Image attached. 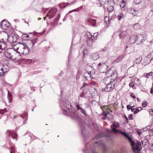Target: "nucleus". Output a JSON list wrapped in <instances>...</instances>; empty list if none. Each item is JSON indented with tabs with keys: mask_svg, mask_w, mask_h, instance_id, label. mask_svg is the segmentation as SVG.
<instances>
[{
	"mask_svg": "<svg viewBox=\"0 0 153 153\" xmlns=\"http://www.w3.org/2000/svg\"><path fill=\"white\" fill-rule=\"evenodd\" d=\"M80 97H85V94L83 92H82V93L80 94Z\"/></svg>",
	"mask_w": 153,
	"mask_h": 153,
	"instance_id": "obj_49",
	"label": "nucleus"
},
{
	"mask_svg": "<svg viewBox=\"0 0 153 153\" xmlns=\"http://www.w3.org/2000/svg\"><path fill=\"white\" fill-rule=\"evenodd\" d=\"M126 34V32L125 31L122 32L119 35V37L120 38H121L122 37H124Z\"/></svg>",
	"mask_w": 153,
	"mask_h": 153,
	"instance_id": "obj_30",
	"label": "nucleus"
},
{
	"mask_svg": "<svg viewBox=\"0 0 153 153\" xmlns=\"http://www.w3.org/2000/svg\"><path fill=\"white\" fill-rule=\"evenodd\" d=\"M130 96L131 97H132L134 99H135L136 98V97H135V95L133 93H131V94Z\"/></svg>",
	"mask_w": 153,
	"mask_h": 153,
	"instance_id": "obj_54",
	"label": "nucleus"
},
{
	"mask_svg": "<svg viewBox=\"0 0 153 153\" xmlns=\"http://www.w3.org/2000/svg\"><path fill=\"white\" fill-rule=\"evenodd\" d=\"M142 145L145 149H149V146L150 145L149 142L147 139L146 138L144 139L141 141Z\"/></svg>",
	"mask_w": 153,
	"mask_h": 153,
	"instance_id": "obj_14",
	"label": "nucleus"
},
{
	"mask_svg": "<svg viewBox=\"0 0 153 153\" xmlns=\"http://www.w3.org/2000/svg\"><path fill=\"white\" fill-rule=\"evenodd\" d=\"M31 139H33V140L36 138L33 135H30Z\"/></svg>",
	"mask_w": 153,
	"mask_h": 153,
	"instance_id": "obj_51",
	"label": "nucleus"
},
{
	"mask_svg": "<svg viewBox=\"0 0 153 153\" xmlns=\"http://www.w3.org/2000/svg\"><path fill=\"white\" fill-rule=\"evenodd\" d=\"M67 18V17L66 16H65L64 18V19H63V21H65V20H66Z\"/></svg>",
	"mask_w": 153,
	"mask_h": 153,
	"instance_id": "obj_60",
	"label": "nucleus"
},
{
	"mask_svg": "<svg viewBox=\"0 0 153 153\" xmlns=\"http://www.w3.org/2000/svg\"><path fill=\"white\" fill-rule=\"evenodd\" d=\"M148 103L146 102H144L142 104V105L143 107H146L147 106Z\"/></svg>",
	"mask_w": 153,
	"mask_h": 153,
	"instance_id": "obj_37",
	"label": "nucleus"
},
{
	"mask_svg": "<svg viewBox=\"0 0 153 153\" xmlns=\"http://www.w3.org/2000/svg\"><path fill=\"white\" fill-rule=\"evenodd\" d=\"M114 81V80H111L110 82V83H107L106 84V86L104 88H102V91H105L106 92H111L115 88V85L113 82Z\"/></svg>",
	"mask_w": 153,
	"mask_h": 153,
	"instance_id": "obj_6",
	"label": "nucleus"
},
{
	"mask_svg": "<svg viewBox=\"0 0 153 153\" xmlns=\"http://www.w3.org/2000/svg\"><path fill=\"white\" fill-rule=\"evenodd\" d=\"M94 143L100 147H101L104 149L105 148V145L101 141H98L97 142H95Z\"/></svg>",
	"mask_w": 153,
	"mask_h": 153,
	"instance_id": "obj_21",
	"label": "nucleus"
},
{
	"mask_svg": "<svg viewBox=\"0 0 153 153\" xmlns=\"http://www.w3.org/2000/svg\"><path fill=\"white\" fill-rule=\"evenodd\" d=\"M57 11V10L56 8H54L51 10L47 13V17L49 19H51L53 18L55 15Z\"/></svg>",
	"mask_w": 153,
	"mask_h": 153,
	"instance_id": "obj_9",
	"label": "nucleus"
},
{
	"mask_svg": "<svg viewBox=\"0 0 153 153\" xmlns=\"http://www.w3.org/2000/svg\"><path fill=\"white\" fill-rule=\"evenodd\" d=\"M125 56L123 54H121L114 61L115 63H117L120 61Z\"/></svg>",
	"mask_w": 153,
	"mask_h": 153,
	"instance_id": "obj_26",
	"label": "nucleus"
},
{
	"mask_svg": "<svg viewBox=\"0 0 153 153\" xmlns=\"http://www.w3.org/2000/svg\"><path fill=\"white\" fill-rule=\"evenodd\" d=\"M87 50L86 49H85L83 51V55H84L85 54V53L87 52Z\"/></svg>",
	"mask_w": 153,
	"mask_h": 153,
	"instance_id": "obj_57",
	"label": "nucleus"
},
{
	"mask_svg": "<svg viewBox=\"0 0 153 153\" xmlns=\"http://www.w3.org/2000/svg\"><path fill=\"white\" fill-rule=\"evenodd\" d=\"M97 68H99L100 70L103 68L106 69V68H108V66L105 63H102L101 64L100 63L98 64Z\"/></svg>",
	"mask_w": 153,
	"mask_h": 153,
	"instance_id": "obj_20",
	"label": "nucleus"
},
{
	"mask_svg": "<svg viewBox=\"0 0 153 153\" xmlns=\"http://www.w3.org/2000/svg\"><path fill=\"white\" fill-rule=\"evenodd\" d=\"M149 132L150 134H151L152 135H153V128L152 129H150L149 130Z\"/></svg>",
	"mask_w": 153,
	"mask_h": 153,
	"instance_id": "obj_48",
	"label": "nucleus"
},
{
	"mask_svg": "<svg viewBox=\"0 0 153 153\" xmlns=\"http://www.w3.org/2000/svg\"><path fill=\"white\" fill-rule=\"evenodd\" d=\"M149 1L150 3L153 4V0H150Z\"/></svg>",
	"mask_w": 153,
	"mask_h": 153,
	"instance_id": "obj_62",
	"label": "nucleus"
},
{
	"mask_svg": "<svg viewBox=\"0 0 153 153\" xmlns=\"http://www.w3.org/2000/svg\"><path fill=\"white\" fill-rule=\"evenodd\" d=\"M88 144H89V143L86 144L85 147H86V149H84L83 150V153H86V152H87V151H88V148H87V146L88 145Z\"/></svg>",
	"mask_w": 153,
	"mask_h": 153,
	"instance_id": "obj_35",
	"label": "nucleus"
},
{
	"mask_svg": "<svg viewBox=\"0 0 153 153\" xmlns=\"http://www.w3.org/2000/svg\"><path fill=\"white\" fill-rule=\"evenodd\" d=\"M142 59V57L141 56H139L138 58L135 59L133 61L134 64L132 66L134 67V64L135 63L138 64V63H140V62H141V61Z\"/></svg>",
	"mask_w": 153,
	"mask_h": 153,
	"instance_id": "obj_24",
	"label": "nucleus"
},
{
	"mask_svg": "<svg viewBox=\"0 0 153 153\" xmlns=\"http://www.w3.org/2000/svg\"><path fill=\"white\" fill-rule=\"evenodd\" d=\"M152 72H150L148 73H146V74H144V76L145 77L148 78L149 76H152Z\"/></svg>",
	"mask_w": 153,
	"mask_h": 153,
	"instance_id": "obj_34",
	"label": "nucleus"
},
{
	"mask_svg": "<svg viewBox=\"0 0 153 153\" xmlns=\"http://www.w3.org/2000/svg\"><path fill=\"white\" fill-rule=\"evenodd\" d=\"M0 49L4 50L6 48V45L2 39V41L0 40Z\"/></svg>",
	"mask_w": 153,
	"mask_h": 153,
	"instance_id": "obj_19",
	"label": "nucleus"
},
{
	"mask_svg": "<svg viewBox=\"0 0 153 153\" xmlns=\"http://www.w3.org/2000/svg\"><path fill=\"white\" fill-rule=\"evenodd\" d=\"M142 109V108L141 107H139L136 108H133L131 109V111L133 112L134 114H136L138 113Z\"/></svg>",
	"mask_w": 153,
	"mask_h": 153,
	"instance_id": "obj_25",
	"label": "nucleus"
},
{
	"mask_svg": "<svg viewBox=\"0 0 153 153\" xmlns=\"http://www.w3.org/2000/svg\"><path fill=\"white\" fill-rule=\"evenodd\" d=\"M7 134H8V136H10V135L13 139H16L17 137V135L15 133V131H7Z\"/></svg>",
	"mask_w": 153,
	"mask_h": 153,
	"instance_id": "obj_17",
	"label": "nucleus"
},
{
	"mask_svg": "<svg viewBox=\"0 0 153 153\" xmlns=\"http://www.w3.org/2000/svg\"><path fill=\"white\" fill-rule=\"evenodd\" d=\"M125 4L124 1H123L120 4V7L122 8H123L125 7Z\"/></svg>",
	"mask_w": 153,
	"mask_h": 153,
	"instance_id": "obj_40",
	"label": "nucleus"
},
{
	"mask_svg": "<svg viewBox=\"0 0 153 153\" xmlns=\"http://www.w3.org/2000/svg\"><path fill=\"white\" fill-rule=\"evenodd\" d=\"M88 85V84L87 83L84 82L83 83V86L81 87L80 89L81 90H83L82 88L84 87H85L86 86H87Z\"/></svg>",
	"mask_w": 153,
	"mask_h": 153,
	"instance_id": "obj_45",
	"label": "nucleus"
},
{
	"mask_svg": "<svg viewBox=\"0 0 153 153\" xmlns=\"http://www.w3.org/2000/svg\"><path fill=\"white\" fill-rule=\"evenodd\" d=\"M133 114H129V115L128 116V119L129 120H132L133 119Z\"/></svg>",
	"mask_w": 153,
	"mask_h": 153,
	"instance_id": "obj_39",
	"label": "nucleus"
},
{
	"mask_svg": "<svg viewBox=\"0 0 153 153\" xmlns=\"http://www.w3.org/2000/svg\"><path fill=\"white\" fill-rule=\"evenodd\" d=\"M83 5H82L80 7H79V9L80 10H81V9H82L83 8Z\"/></svg>",
	"mask_w": 153,
	"mask_h": 153,
	"instance_id": "obj_63",
	"label": "nucleus"
},
{
	"mask_svg": "<svg viewBox=\"0 0 153 153\" xmlns=\"http://www.w3.org/2000/svg\"><path fill=\"white\" fill-rule=\"evenodd\" d=\"M8 100L9 102L10 103V102H11L12 100V96H8Z\"/></svg>",
	"mask_w": 153,
	"mask_h": 153,
	"instance_id": "obj_44",
	"label": "nucleus"
},
{
	"mask_svg": "<svg viewBox=\"0 0 153 153\" xmlns=\"http://www.w3.org/2000/svg\"><path fill=\"white\" fill-rule=\"evenodd\" d=\"M132 146V149L134 152L135 153L137 151L139 152V151L141 149V144L140 142L137 141V143L134 145L131 146Z\"/></svg>",
	"mask_w": 153,
	"mask_h": 153,
	"instance_id": "obj_7",
	"label": "nucleus"
},
{
	"mask_svg": "<svg viewBox=\"0 0 153 153\" xmlns=\"http://www.w3.org/2000/svg\"><path fill=\"white\" fill-rule=\"evenodd\" d=\"M151 61V59H149L148 57H146L143 59L142 64L144 65H146L149 63Z\"/></svg>",
	"mask_w": 153,
	"mask_h": 153,
	"instance_id": "obj_22",
	"label": "nucleus"
},
{
	"mask_svg": "<svg viewBox=\"0 0 153 153\" xmlns=\"http://www.w3.org/2000/svg\"><path fill=\"white\" fill-rule=\"evenodd\" d=\"M23 35V37H25L27 38L29 37V35L27 34H24Z\"/></svg>",
	"mask_w": 153,
	"mask_h": 153,
	"instance_id": "obj_55",
	"label": "nucleus"
},
{
	"mask_svg": "<svg viewBox=\"0 0 153 153\" xmlns=\"http://www.w3.org/2000/svg\"><path fill=\"white\" fill-rule=\"evenodd\" d=\"M91 58L94 60H96L98 59L99 57V55L98 53H93L91 54Z\"/></svg>",
	"mask_w": 153,
	"mask_h": 153,
	"instance_id": "obj_23",
	"label": "nucleus"
},
{
	"mask_svg": "<svg viewBox=\"0 0 153 153\" xmlns=\"http://www.w3.org/2000/svg\"><path fill=\"white\" fill-rule=\"evenodd\" d=\"M63 105L64 107L66 108L71 112V116L72 118L76 119L78 116L76 114V110L75 108L72 106L70 102L66 100L63 102Z\"/></svg>",
	"mask_w": 153,
	"mask_h": 153,
	"instance_id": "obj_1",
	"label": "nucleus"
},
{
	"mask_svg": "<svg viewBox=\"0 0 153 153\" xmlns=\"http://www.w3.org/2000/svg\"><path fill=\"white\" fill-rule=\"evenodd\" d=\"M150 92L151 94L153 93V87H152L150 90Z\"/></svg>",
	"mask_w": 153,
	"mask_h": 153,
	"instance_id": "obj_58",
	"label": "nucleus"
},
{
	"mask_svg": "<svg viewBox=\"0 0 153 153\" xmlns=\"http://www.w3.org/2000/svg\"><path fill=\"white\" fill-rule=\"evenodd\" d=\"M149 112L151 115H153V109H150L149 110Z\"/></svg>",
	"mask_w": 153,
	"mask_h": 153,
	"instance_id": "obj_52",
	"label": "nucleus"
},
{
	"mask_svg": "<svg viewBox=\"0 0 153 153\" xmlns=\"http://www.w3.org/2000/svg\"><path fill=\"white\" fill-rule=\"evenodd\" d=\"M8 91V94H7L8 97L12 96L11 93L9 91Z\"/></svg>",
	"mask_w": 153,
	"mask_h": 153,
	"instance_id": "obj_56",
	"label": "nucleus"
},
{
	"mask_svg": "<svg viewBox=\"0 0 153 153\" xmlns=\"http://www.w3.org/2000/svg\"><path fill=\"white\" fill-rule=\"evenodd\" d=\"M16 51H17V49L14 48H13L7 49L4 53L7 58H9L12 61H15V58H13L12 57L13 56V54L16 53Z\"/></svg>",
	"mask_w": 153,
	"mask_h": 153,
	"instance_id": "obj_4",
	"label": "nucleus"
},
{
	"mask_svg": "<svg viewBox=\"0 0 153 153\" xmlns=\"http://www.w3.org/2000/svg\"><path fill=\"white\" fill-rule=\"evenodd\" d=\"M118 132H120L121 134L123 135L126 138L128 135L127 134L126 132H123L122 131H119Z\"/></svg>",
	"mask_w": 153,
	"mask_h": 153,
	"instance_id": "obj_33",
	"label": "nucleus"
},
{
	"mask_svg": "<svg viewBox=\"0 0 153 153\" xmlns=\"http://www.w3.org/2000/svg\"><path fill=\"white\" fill-rule=\"evenodd\" d=\"M149 149L153 151V143L150 145L149 146Z\"/></svg>",
	"mask_w": 153,
	"mask_h": 153,
	"instance_id": "obj_43",
	"label": "nucleus"
},
{
	"mask_svg": "<svg viewBox=\"0 0 153 153\" xmlns=\"http://www.w3.org/2000/svg\"><path fill=\"white\" fill-rule=\"evenodd\" d=\"M97 34L96 33H94V34L92 36L93 37L94 39H92L93 40H95L97 39Z\"/></svg>",
	"mask_w": 153,
	"mask_h": 153,
	"instance_id": "obj_41",
	"label": "nucleus"
},
{
	"mask_svg": "<svg viewBox=\"0 0 153 153\" xmlns=\"http://www.w3.org/2000/svg\"><path fill=\"white\" fill-rule=\"evenodd\" d=\"M101 137V135H98L96 137V139H97V138H99Z\"/></svg>",
	"mask_w": 153,
	"mask_h": 153,
	"instance_id": "obj_61",
	"label": "nucleus"
},
{
	"mask_svg": "<svg viewBox=\"0 0 153 153\" xmlns=\"http://www.w3.org/2000/svg\"><path fill=\"white\" fill-rule=\"evenodd\" d=\"M60 17V14H59L57 15V16H56V18L55 19V21H58Z\"/></svg>",
	"mask_w": 153,
	"mask_h": 153,
	"instance_id": "obj_42",
	"label": "nucleus"
},
{
	"mask_svg": "<svg viewBox=\"0 0 153 153\" xmlns=\"http://www.w3.org/2000/svg\"><path fill=\"white\" fill-rule=\"evenodd\" d=\"M80 127L81 134L82 135L85 137H88L89 135V132L86 129L85 126L82 124H80Z\"/></svg>",
	"mask_w": 153,
	"mask_h": 153,
	"instance_id": "obj_11",
	"label": "nucleus"
},
{
	"mask_svg": "<svg viewBox=\"0 0 153 153\" xmlns=\"http://www.w3.org/2000/svg\"><path fill=\"white\" fill-rule=\"evenodd\" d=\"M137 101L138 102H140V99L139 98H137Z\"/></svg>",
	"mask_w": 153,
	"mask_h": 153,
	"instance_id": "obj_64",
	"label": "nucleus"
},
{
	"mask_svg": "<svg viewBox=\"0 0 153 153\" xmlns=\"http://www.w3.org/2000/svg\"><path fill=\"white\" fill-rule=\"evenodd\" d=\"M125 118L126 119V122H127V123H128V118L127 117L126 115H125Z\"/></svg>",
	"mask_w": 153,
	"mask_h": 153,
	"instance_id": "obj_59",
	"label": "nucleus"
},
{
	"mask_svg": "<svg viewBox=\"0 0 153 153\" xmlns=\"http://www.w3.org/2000/svg\"><path fill=\"white\" fill-rule=\"evenodd\" d=\"M107 9L110 13L112 12L114 10V7L112 6H108L107 7Z\"/></svg>",
	"mask_w": 153,
	"mask_h": 153,
	"instance_id": "obj_29",
	"label": "nucleus"
},
{
	"mask_svg": "<svg viewBox=\"0 0 153 153\" xmlns=\"http://www.w3.org/2000/svg\"><path fill=\"white\" fill-rule=\"evenodd\" d=\"M33 35L34 36L35 38L31 40V42L32 44V47H36L38 46V43L37 42L38 41L37 38L38 37V35H36V34H38V33H36V32H33Z\"/></svg>",
	"mask_w": 153,
	"mask_h": 153,
	"instance_id": "obj_10",
	"label": "nucleus"
},
{
	"mask_svg": "<svg viewBox=\"0 0 153 153\" xmlns=\"http://www.w3.org/2000/svg\"><path fill=\"white\" fill-rule=\"evenodd\" d=\"M0 25L2 29L7 30L10 26V23L6 20L4 19L1 22Z\"/></svg>",
	"mask_w": 153,
	"mask_h": 153,
	"instance_id": "obj_8",
	"label": "nucleus"
},
{
	"mask_svg": "<svg viewBox=\"0 0 153 153\" xmlns=\"http://www.w3.org/2000/svg\"><path fill=\"white\" fill-rule=\"evenodd\" d=\"M86 67V69L87 70L86 71V73L88 74L89 76L91 77V73L93 68L91 66L89 65L88 64L87 65Z\"/></svg>",
	"mask_w": 153,
	"mask_h": 153,
	"instance_id": "obj_16",
	"label": "nucleus"
},
{
	"mask_svg": "<svg viewBox=\"0 0 153 153\" xmlns=\"http://www.w3.org/2000/svg\"><path fill=\"white\" fill-rule=\"evenodd\" d=\"M130 106V105H127V109L128 111H129L130 109L131 110V108H132V107H131L129 108V107Z\"/></svg>",
	"mask_w": 153,
	"mask_h": 153,
	"instance_id": "obj_50",
	"label": "nucleus"
},
{
	"mask_svg": "<svg viewBox=\"0 0 153 153\" xmlns=\"http://www.w3.org/2000/svg\"><path fill=\"white\" fill-rule=\"evenodd\" d=\"M19 45V47L16 48L17 51L16 53L19 54L22 53L24 55L27 54L30 51L29 47L27 45L22 43H20Z\"/></svg>",
	"mask_w": 153,
	"mask_h": 153,
	"instance_id": "obj_3",
	"label": "nucleus"
},
{
	"mask_svg": "<svg viewBox=\"0 0 153 153\" xmlns=\"http://www.w3.org/2000/svg\"><path fill=\"white\" fill-rule=\"evenodd\" d=\"M102 73H105L108 76L107 77L105 78L104 79V82L105 84H107V83H110V82L111 81V79L110 77H112L113 75H114V72L113 70L111 69L108 70L105 72L103 71H102Z\"/></svg>",
	"mask_w": 153,
	"mask_h": 153,
	"instance_id": "obj_5",
	"label": "nucleus"
},
{
	"mask_svg": "<svg viewBox=\"0 0 153 153\" xmlns=\"http://www.w3.org/2000/svg\"><path fill=\"white\" fill-rule=\"evenodd\" d=\"M146 38L143 36L142 35H138V36L134 35L131 36L129 39V42L131 44L135 43L139 44L143 42Z\"/></svg>",
	"mask_w": 153,
	"mask_h": 153,
	"instance_id": "obj_2",
	"label": "nucleus"
},
{
	"mask_svg": "<svg viewBox=\"0 0 153 153\" xmlns=\"http://www.w3.org/2000/svg\"><path fill=\"white\" fill-rule=\"evenodd\" d=\"M75 106L77 110L78 111L83 114L85 116H88L85 110L81 107L80 106L79 104H77Z\"/></svg>",
	"mask_w": 153,
	"mask_h": 153,
	"instance_id": "obj_13",
	"label": "nucleus"
},
{
	"mask_svg": "<svg viewBox=\"0 0 153 153\" xmlns=\"http://www.w3.org/2000/svg\"><path fill=\"white\" fill-rule=\"evenodd\" d=\"M87 35L88 38H92V35L90 33H87Z\"/></svg>",
	"mask_w": 153,
	"mask_h": 153,
	"instance_id": "obj_47",
	"label": "nucleus"
},
{
	"mask_svg": "<svg viewBox=\"0 0 153 153\" xmlns=\"http://www.w3.org/2000/svg\"><path fill=\"white\" fill-rule=\"evenodd\" d=\"M119 126V123L117 122H114L111 126L112 128V131L113 132L117 133L119 131L116 129V128Z\"/></svg>",
	"mask_w": 153,
	"mask_h": 153,
	"instance_id": "obj_12",
	"label": "nucleus"
},
{
	"mask_svg": "<svg viewBox=\"0 0 153 153\" xmlns=\"http://www.w3.org/2000/svg\"><path fill=\"white\" fill-rule=\"evenodd\" d=\"M1 64H0V75L3 76L4 75L5 73L7 72V66H3Z\"/></svg>",
	"mask_w": 153,
	"mask_h": 153,
	"instance_id": "obj_15",
	"label": "nucleus"
},
{
	"mask_svg": "<svg viewBox=\"0 0 153 153\" xmlns=\"http://www.w3.org/2000/svg\"><path fill=\"white\" fill-rule=\"evenodd\" d=\"M126 138L131 143V146L134 145L135 142L132 139V138L130 137L128 135Z\"/></svg>",
	"mask_w": 153,
	"mask_h": 153,
	"instance_id": "obj_27",
	"label": "nucleus"
},
{
	"mask_svg": "<svg viewBox=\"0 0 153 153\" xmlns=\"http://www.w3.org/2000/svg\"><path fill=\"white\" fill-rule=\"evenodd\" d=\"M6 111V108H4V109L0 110V114H3L4 112Z\"/></svg>",
	"mask_w": 153,
	"mask_h": 153,
	"instance_id": "obj_38",
	"label": "nucleus"
},
{
	"mask_svg": "<svg viewBox=\"0 0 153 153\" xmlns=\"http://www.w3.org/2000/svg\"><path fill=\"white\" fill-rule=\"evenodd\" d=\"M46 29L45 28H44L43 30L42 31H40V32H39V34H42V33H44L46 31Z\"/></svg>",
	"mask_w": 153,
	"mask_h": 153,
	"instance_id": "obj_46",
	"label": "nucleus"
},
{
	"mask_svg": "<svg viewBox=\"0 0 153 153\" xmlns=\"http://www.w3.org/2000/svg\"><path fill=\"white\" fill-rule=\"evenodd\" d=\"M80 10L79 9V8H77L76 9H74L72 10L69 11L67 14L73 12H79Z\"/></svg>",
	"mask_w": 153,
	"mask_h": 153,
	"instance_id": "obj_32",
	"label": "nucleus"
},
{
	"mask_svg": "<svg viewBox=\"0 0 153 153\" xmlns=\"http://www.w3.org/2000/svg\"><path fill=\"white\" fill-rule=\"evenodd\" d=\"M141 1V0H134V3L135 4H138Z\"/></svg>",
	"mask_w": 153,
	"mask_h": 153,
	"instance_id": "obj_36",
	"label": "nucleus"
},
{
	"mask_svg": "<svg viewBox=\"0 0 153 153\" xmlns=\"http://www.w3.org/2000/svg\"><path fill=\"white\" fill-rule=\"evenodd\" d=\"M124 17V15L123 13H120L118 16V19L119 21L120 20Z\"/></svg>",
	"mask_w": 153,
	"mask_h": 153,
	"instance_id": "obj_31",
	"label": "nucleus"
},
{
	"mask_svg": "<svg viewBox=\"0 0 153 153\" xmlns=\"http://www.w3.org/2000/svg\"><path fill=\"white\" fill-rule=\"evenodd\" d=\"M129 11H130V13L133 14L134 16H136L138 12L137 10H135L134 9L131 8L130 10H129Z\"/></svg>",
	"mask_w": 153,
	"mask_h": 153,
	"instance_id": "obj_28",
	"label": "nucleus"
},
{
	"mask_svg": "<svg viewBox=\"0 0 153 153\" xmlns=\"http://www.w3.org/2000/svg\"><path fill=\"white\" fill-rule=\"evenodd\" d=\"M129 86L131 87H133L134 86V84L132 82H130L129 83Z\"/></svg>",
	"mask_w": 153,
	"mask_h": 153,
	"instance_id": "obj_53",
	"label": "nucleus"
},
{
	"mask_svg": "<svg viewBox=\"0 0 153 153\" xmlns=\"http://www.w3.org/2000/svg\"><path fill=\"white\" fill-rule=\"evenodd\" d=\"M96 20L95 19L90 18H87L85 20L86 23L88 25H90L94 22L96 23Z\"/></svg>",
	"mask_w": 153,
	"mask_h": 153,
	"instance_id": "obj_18",
	"label": "nucleus"
}]
</instances>
